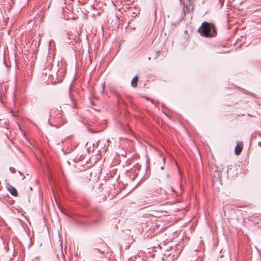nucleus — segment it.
Instances as JSON below:
<instances>
[{"label": "nucleus", "mask_w": 261, "mask_h": 261, "mask_svg": "<svg viewBox=\"0 0 261 261\" xmlns=\"http://www.w3.org/2000/svg\"><path fill=\"white\" fill-rule=\"evenodd\" d=\"M103 151L106 152V149H105Z\"/></svg>", "instance_id": "4468645a"}, {"label": "nucleus", "mask_w": 261, "mask_h": 261, "mask_svg": "<svg viewBox=\"0 0 261 261\" xmlns=\"http://www.w3.org/2000/svg\"><path fill=\"white\" fill-rule=\"evenodd\" d=\"M99 241V243H103V241L102 239H100Z\"/></svg>", "instance_id": "1a4fd4ad"}, {"label": "nucleus", "mask_w": 261, "mask_h": 261, "mask_svg": "<svg viewBox=\"0 0 261 261\" xmlns=\"http://www.w3.org/2000/svg\"><path fill=\"white\" fill-rule=\"evenodd\" d=\"M180 1V2H181L182 0H179Z\"/></svg>", "instance_id": "2eb2a0df"}, {"label": "nucleus", "mask_w": 261, "mask_h": 261, "mask_svg": "<svg viewBox=\"0 0 261 261\" xmlns=\"http://www.w3.org/2000/svg\"><path fill=\"white\" fill-rule=\"evenodd\" d=\"M8 189L11 195L15 196H17V190H16V189L14 187H13V186H10L8 187Z\"/></svg>", "instance_id": "39448f33"}, {"label": "nucleus", "mask_w": 261, "mask_h": 261, "mask_svg": "<svg viewBox=\"0 0 261 261\" xmlns=\"http://www.w3.org/2000/svg\"><path fill=\"white\" fill-rule=\"evenodd\" d=\"M103 221V218L102 217H99L95 220L90 222L91 224H100Z\"/></svg>", "instance_id": "423d86ee"}, {"label": "nucleus", "mask_w": 261, "mask_h": 261, "mask_svg": "<svg viewBox=\"0 0 261 261\" xmlns=\"http://www.w3.org/2000/svg\"><path fill=\"white\" fill-rule=\"evenodd\" d=\"M9 170L12 173H15L16 172V169L12 167H10L9 168Z\"/></svg>", "instance_id": "6e6552de"}, {"label": "nucleus", "mask_w": 261, "mask_h": 261, "mask_svg": "<svg viewBox=\"0 0 261 261\" xmlns=\"http://www.w3.org/2000/svg\"><path fill=\"white\" fill-rule=\"evenodd\" d=\"M201 36L205 37H213L217 35V32L214 25L207 22H203L198 30Z\"/></svg>", "instance_id": "f257e3e1"}, {"label": "nucleus", "mask_w": 261, "mask_h": 261, "mask_svg": "<svg viewBox=\"0 0 261 261\" xmlns=\"http://www.w3.org/2000/svg\"><path fill=\"white\" fill-rule=\"evenodd\" d=\"M243 144L242 142H238L234 148V153L236 155H239L243 149Z\"/></svg>", "instance_id": "7ed1b4c3"}, {"label": "nucleus", "mask_w": 261, "mask_h": 261, "mask_svg": "<svg viewBox=\"0 0 261 261\" xmlns=\"http://www.w3.org/2000/svg\"><path fill=\"white\" fill-rule=\"evenodd\" d=\"M73 39V36L72 34L69 33H67L64 37V41L68 44H71L72 43V40Z\"/></svg>", "instance_id": "20e7f679"}, {"label": "nucleus", "mask_w": 261, "mask_h": 261, "mask_svg": "<svg viewBox=\"0 0 261 261\" xmlns=\"http://www.w3.org/2000/svg\"><path fill=\"white\" fill-rule=\"evenodd\" d=\"M258 145L261 146V142H258Z\"/></svg>", "instance_id": "9d476101"}, {"label": "nucleus", "mask_w": 261, "mask_h": 261, "mask_svg": "<svg viewBox=\"0 0 261 261\" xmlns=\"http://www.w3.org/2000/svg\"><path fill=\"white\" fill-rule=\"evenodd\" d=\"M24 178H25V176H23L22 179L23 180L24 179Z\"/></svg>", "instance_id": "ddd939ff"}, {"label": "nucleus", "mask_w": 261, "mask_h": 261, "mask_svg": "<svg viewBox=\"0 0 261 261\" xmlns=\"http://www.w3.org/2000/svg\"><path fill=\"white\" fill-rule=\"evenodd\" d=\"M138 76H135L131 82V85L133 87H136L137 86Z\"/></svg>", "instance_id": "0eeeda50"}, {"label": "nucleus", "mask_w": 261, "mask_h": 261, "mask_svg": "<svg viewBox=\"0 0 261 261\" xmlns=\"http://www.w3.org/2000/svg\"><path fill=\"white\" fill-rule=\"evenodd\" d=\"M100 143H101V141H99L97 142L98 145H99Z\"/></svg>", "instance_id": "9b49d317"}, {"label": "nucleus", "mask_w": 261, "mask_h": 261, "mask_svg": "<svg viewBox=\"0 0 261 261\" xmlns=\"http://www.w3.org/2000/svg\"><path fill=\"white\" fill-rule=\"evenodd\" d=\"M18 173L21 175L22 174V173L20 171H18Z\"/></svg>", "instance_id": "f8f14e48"}, {"label": "nucleus", "mask_w": 261, "mask_h": 261, "mask_svg": "<svg viewBox=\"0 0 261 261\" xmlns=\"http://www.w3.org/2000/svg\"><path fill=\"white\" fill-rule=\"evenodd\" d=\"M188 3L187 2L186 5L184 4V10H186L188 13L191 12L194 9V4L190 2V0H188Z\"/></svg>", "instance_id": "f03ea898"}]
</instances>
